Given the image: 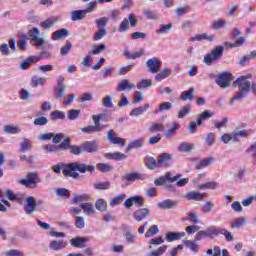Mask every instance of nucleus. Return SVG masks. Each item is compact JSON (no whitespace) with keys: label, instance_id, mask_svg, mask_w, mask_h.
I'll list each match as a JSON object with an SVG mask.
<instances>
[{"label":"nucleus","instance_id":"obj_1","mask_svg":"<svg viewBox=\"0 0 256 256\" xmlns=\"http://www.w3.org/2000/svg\"><path fill=\"white\" fill-rule=\"evenodd\" d=\"M62 169V174L64 177H71L72 179H79V173H93L95 171V166L93 165H87L85 163L81 162H72V163H62L61 165H54L52 166V171L54 173H61ZM77 171L79 173H77Z\"/></svg>","mask_w":256,"mask_h":256},{"label":"nucleus","instance_id":"obj_2","mask_svg":"<svg viewBox=\"0 0 256 256\" xmlns=\"http://www.w3.org/2000/svg\"><path fill=\"white\" fill-rule=\"evenodd\" d=\"M44 151L47 153H59L60 151H69L71 155H81L83 153V146L71 145V138L66 137L63 141L58 144H47L43 146Z\"/></svg>","mask_w":256,"mask_h":256},{"label":"nucleus","instance_id":"obj_3","mask_svg":"<svg viewBox=\"0 0 256 256\" xmlns=\"http://www.w3.org/2000/svg\"><path fill=\"white\" fill-rule=\"evenodd\" d=\"M251 74H246L244 76H239L234 82L233 85L235 87H238L240 91L230 100V104L233 105L235 101H241V99H245L247 95H249V92L251 91V88L253 89V83H251L247 79H251Z\"/></svg>","mask_w":256,"mask_h":256},{"label":"nucleus","instance_id":"obj_4","mask_svg":"<svg viewBox=\"0 0 256 256\" xmlns=\"http://www.w3.org/2000/svg\"><path fill=\"white\" fill-rule=\"evenodd\" d=\"M19 183L27 189H35L41 183V177L37 172H29L25 179L19 180Z\"/></svg>","mask_w":256,"mask_h":256},{"label":"nucleus","instance_id":"obj_5","mask_svg":"<svg viewBox=\"0 0 256 256\" xmlns=\"http://www.w3.org/2000/svg\"><path fill=\"white\" fill-rule=\"evenodd\" d=\"M235 79V76L229 72H222L218 74L217 78L215 79L216 85L221 87V89H229L231 87V81Z\"/></svg>","mask_w":256,"mask_h":256},{"label":"nucleus","instance_id":"obj_6","mask_svg":"<svg viewBox=\"0 0 256 256\" xmlns=\"http://www.w3.org/2000/svg\"><path fill=\"white\" fill-rule=\"evenodd\" d=\"M225 51V47L216 46L210 54H206L204 56L205 65H213V61H217L223 57V52Z\"/></svg>","mask_w":256,"mask_h":256},{"label":"nucleus","instance_id":"obj_7","mask_svg":"<svg viewBox=\"0 0 256 256\" xmlns=\"http://www.w3.org/2000/svg\"><path fill=\"white\" fill-rule=\"evenodd\" d=\"M28 35L31 38L30 43L34 47H41L45 44V39L41 38V31L39 28H32L28 31Z\"/></svg>","mask_w":256,"mask_h":256},{"label":"nucleus","instance_id":"obj_8","mask_svg":"<svg viewBox=\"0 0 256 256\" xmlns=\"http://www.w3.org/2000/svg\"><path fill=\"white\" fill-rule=\"evenodd\" d=\"M181 178V175L178 174L176 176H172L171 172H166L164 176L159 177L154 181V185L156 187H161V185H165V183H175L178 179Z\"/></svg>","mask_w":256,"mask_h":256},{"label":"nucleus","instance_id":"obj_9","mask_svg":"<svg viewBox=\"0 0 256 256\" xmlns=\"http://www.w3.org/2000/svg\"><path fill=\"white\" fill-rule=\"evenodd\" d=\"M66 91L67 87H65V77L59 76L57 80V86L54 88L55 99H62Z\"/></svg>","mask_w":256,"mask_h":256},{"label":"nucleus","instance_id":"obj_10","mask_svg":"<svg viewBox=\"0 0 256 256\" xmlns=\"http://www.w3.org/2000/svg\"><path fill=\"white\" fill-rule=\"evenodd\" d=\"M161 65H163V62L157 58L152 57L146 61V67L149 71V73H159V69H161Z\"/></svg>","mask_w":256,"mask_h":256},{"label":"nucleus","instance_id":"obj_11","mask_svg":"<svg viewBox=\"0 0 256 256\" xmlns=\"http://www.w3.org/2000/svg\"><path fill=\"white\" fill-rule=\"evenodd\" d=\"M106 137L109 143H111L112 145H119V147H125V139L117 137L115 130H108L106 133Z\"/></svg>","mask_w":256,"mask_h":256},{"label":"nucleus","instance_id":"obj_12","mask_svg":"<svg viewBox=\"0 0 256 256\" xmlns=\"http://www.w3.org/2000/svg\"><path fill=\"white\" fill-rule=\"evenodd\" d=\"M24 211L26 215H33L37 211V201L35 197L28 196L25 199Z\"/></svg>","mask_w":256,"mask_h":256},{"label":"nucleus","instance_id":"obj_13","mask_svg":"<svg viewBox=\"0 0 256 256\" xmlns=\"http://www.w3.org/2000/svg\"><path fill=\"white\" fill-rule=\"evenodd\" d=\"M171 161H173V155L169 154V153H162L158 156V168L161 167H171L172 163Z\"/></svg>","mask_w":256,"mask_h":256},{"label":"nucleus","instance_id":"obj_14","mask_svg":"<svg viewBox=\"0 0 256 256\" xmlns=\"http://www.w3.org/2000/svg\"><path fill=\"white\" fill-rule=\"evenodd\" d=\"M149 215H151V210H149V208H139L134 212V219L138 223H141V221H145Z\"/></svg>","mask_w":256,"mask_h":256},{"label":"nucleus","instance_id":"obj_15","mask_svg":"<svg viewBox=\"0 0 256 256\" xmlns=\"http://www.w3.org/2000/svg\"><path fill=\"white\" fill-rule=\"evenodd\" d=\"M99 146L96 141H85L82 145V151L86 153H97Z\"/></svg>","mask_w":256,"mask_h":256},{"label":"nucleus","instance_id":"obj_16","mask_svg":"<svg viewBox=\"0 0 256 256\" xmlns=\"http://www.w3.org/2000/svg\"><path fill=\"white\" fill-rule=\"evenodd\" d=\"M215 39H217V36L215 34H212L211 36H209V34L204 33V34H198L196 36H193L190 38V41L195 42V41H209L210 43H213V41H215Z\"/></svg>","mask_w":256,"mask_h":256},{"label":"nucleus","instance_id":"obj_17","mask_svg":"<svg viewBox=\"0 0 256 256\" xmlns=\"http://www.w3.org/2000/svg\"><path fill=\"white\" fill-rule=\"evenodd\" d=\"M185 199H187V201H203V199H205V193L191 191L185 194Z\"/></svg>","mask_w":256,"mask_h":256},{"label":"nucleus","instance_id":"obj_18","mask_svg":"<svg viewBox=\"0 0 256 256\" xmlns=\"http://www.w3.org/2000/svg\"><path fill=\"white\" fill-rule=\"evenodd\" d=\"M144 163H145L147 169H150V171H153V170L159 168L158 160L152 156H146V158L144 159Z\"/></svg>","mask_w":256,"mask_h":256},{"label":"nucleus","instance_id":"obj_19","mask_svg":"<svg viewBox=\"0 0 256 256\" xmlns=\"http://www.w3.org/2000/svg\"><path fill=\"white\" fill-rule=\"evenodd\" d=\"M87 17V12L85 10H74L70 13L71 21H83Z\"/></svg>","mask_w":256,"mask_h":256},{"label":"nucleus","instance_id":"obj_20","mask_svg":"<svg viewBox=\"0 0 256 256\" xmlns=\"http://www.w3.org/2000/svg\"><path fill=\"white\" fill-rule=\"evenodd\" d=\"M37 61H39L38 57L30 56L21 62L20 69L22 71H25V70L29 69V67H31V65H33V63H37Z\"/></svg>","mask_w":256,"mask_h":256},{"label":"nucleus","instance_id":"obj_21","mask_svg":"<svg viewBox=\"0 0 256 256\" xmlns=\"http://www.w3.org/2000/svg\"><path fill=\"white\" fill-rule=\"evenodd\" d=\"M182 237H185V232H169L166 234V241L173 243V241H179Z\"/></svg>","mask_w":256,"mask_h":256},{"label":"nucleus","instance_id":"obj_22","mask_svg":"<svg viewBox=\"0 0 256 256\" xmlns=\"http://www.w3.org/2000/svg\"><path fill=\"white\" fill-rule=\"evenodd\" d=\"M49 247L53 250V251H61V249H65V247H67V242L60 240H53L49 243Z\"/></svg>","mask_w":256,"mask_h":256},{"label":"nucleus","instance_id":"obj_23","mask_svg":"<svg viewBox=\"0 0 256 256\" xmlns=\"http://www.w3.org/2000/svg\"><path fill=\"white\" fill-rule=\"evenodd\" d=\"M122 179L124 181H128L129 183H133L135 181H141L143 179V176L137 172L125 174Z\"/></svg>","mask_w":256,"mask_h":256},{"label":"nucleus","instance_id":"obj_24","mask_svg":"<svg viewBox=\"0 0 256 256\" xmlns=\"http://www.w3.org/2000/svg\"><path fill=\"white\" fill-rule=\"evenodd\" d=\"M127 89L128 91H133V89H135V84H130L129 80L124 79L118 84L117 91H127Z\"/></svg>","mask_w":256,"mask_h":256},{"label":"nucleus","instance_id":"obj_25","mask_svg":"<svg viewBox=\"0 0 256 256\" xmlns=\"http://www.w3.org/2000/svg\"><path fill=\"white\" fill-rule=\"evenodd\" d=\"M149 107H151V105H149V103H146L143 106L134 108L130 112V115H131V117H139V115H143V113H145V111H147V109H149Z\"/></svg>","mask_w":256,"mask_h":256},{"label":"nucleus","instance_id":"obj_26","mask_svg":"<svg viewBox=\"0 0 256 256\" xmlns=\"http://www.w3.org/2000/svg\"><path fill=\"white\" fill-rule=\"evenodd\" d=\"M80 130L82 133H86L87 135H93V133H101V131H103V127L88 125L84 128H81Z\"/></svg>","mask_w":256,"mask_h":256},{"label":"nucleus","instance_id":"obj_27","mask_svg":"<svg viewBox=\"0 0 256 256\" xmlns=\"http://www.w3.org/2000/svg\"><path fill=\"white\" fill-rule=\"evenodd\" d=\"M179 129H181V124L173 122L172 126L164 133V137H166V139H169V137H173V135H175V132L179 131Z\"/></svg>","mask_w":256,"mask_h":256},{"label":"nucleus","instance_id":"obj_28","mask_svg":"<svg viewBox=\"0 0 256 256\" xmlns=\"http://www.w3.org/2000/svg\"><path fill=\"white\" fill-rule=\"evenodd\" d=\"M181 101H193L195 99V88H190L189 91H183L180 95Z\"/></svg>","mask_w":256,"mask_h":256},{"label":"nucleus","instance_id":"obj_29","mask_svg":"<svg viewBox=\"0 0 256 256\" xmlns=\"http://www.w3.org/2000/svg\"><path fill=\"white\" fill-rule=\"evenodd\" d=\"M83 243H87V238L76 237L70 240L71 247H76L77 249H81L83 247Z\"/></svg>","mask_w":256,"mask_h":256},{"label":"nucleus","instance_id":"obj_30","mask_svg":"<svg viewBox=\"0 0 256 256\" xmlns=\"http://www.w3.org/2000/svg\"><path fill=\"white\" fill-rule=\"evenodd\" d=\"M45 83H47L46 78H40L39 76H33L30 82L31 87L34 89L39 87V85H42V87H45Z\"/></svg>","mask_w":256,"mask_h":256},{"label":"nucleus","instance_id":"obj_31","mask_svg":"<svg viewBox=\"0 0 256 256\" xmlns=\"http://www.w3.org/2000/svg\"><path fill=\"white\" fill-rule=\"evenodd\" d=\"M105 157L106 159H113L114 161H123V159H127V155L121 152L106 153Z\"/></svg>","mask_w":256,"mask_h":256},{"label":"nucleus","instance_id":"obj_32","mask_svg":"<svg viewBox=\"0 0 256 256\" xmlns=\"http://www.w3.org/2000/svg\"><path fill=\"white\" fill-rule=\"evenodd\" d=\"M67 35H69V30L62 28L52 33V39L53 41H59V39H62V37H67Z\"/></svg>","mask_w":256,"mask_h":256},{"label":"nucleus","instance_id":"obj_33","mask_svg":"<svg viewBox=\"0 0 256 256\" xmlns=\"http://www.w3.org/2000/svg\"><path fill=\"white\" fill-rule=\"evenodd\" d=\"M170 74H171V69L164 68L158 74H156L155 81L159 83L163 81V79H167V77H169Z\"/></svg>","mask_w":256,"mask_h":256},{"label":"nucleus","instance_id":"obj_34","mask_svg":"<svg viewBox=\"0 0 256 256\" xmlns=\"http://www.w3.org/2000/svg\"><path fill=\"white\" fill-rule=\"evenodd\" d=\"M171 29H173V23H168V24H161L159 29H157L155 31V33L157 35H165L167 33H169V31H171Z\"/></svg>","mask_w":256,"mask_h":256},{"label":"nucleus","instance_id":"obj_35","mask_svg":"<svg viewBox=\"0 0 256 256\" xmlns=\"http://www.w3.org/2000/svg\"><path fill=\"white\" fill-rule=\"evenodd\" d=\"M81 209H83L86 215H93L95 213V208L93 207V203L85 202L80 204Z\"/></svg>","mask_w":256,"mask_h":256},{"label":"nucleus","instance_id":"obj_36","mask_svg":"<svg viewBox=\"0 0 256 256\" xmlns=\"http://www.w3.org/2000/svg\"><path fill=\"white\" fill-rule=\"evenodd\" d=\"M141 147H143V138H139L130 142L126 147V151H131V149H141Z\"/></svg>","mask_w":256,"mask_h":256},{"label":"nucleus","instance_id":"obj_37","mask_svg":"<svg viewBox=\"0 0 256 256\" xmlns=\"http://www.w3.org/2000/svg\"><path fill=\"white\" fill-rule=\"evenodd\" d=\"M193 149H195V145L188 142H182L178 147V151L181 153H189V151H193Z\"/></svg>","mask_w":256,"mask_h":256},{"label":"nucleus","instance_id":"obj_38","mask_svg":"<svg viewBox=\"0 0 256 256\" xmlns=\"http://www.w3.org/2000/svg\"><path fill=\"white\" fill-rule=\"evenodd\" d=\"M176 205H177V202L170 199H167L158 203V207L160 209H173V207H175Z\"/></svg>","mask_w":256,"mask_h":256},{"label":"nucleus","instance_id":"obj_39","mask_svg":"<svg viewBox=\"0 0 256 256\" xmlns=\"http://www.w3.org/2000/svg\"><path fill=\"white\" fill-rule=\"evenodd\" d=\"M4 133H8V135H17L18 133H21V128L13 125H5Z\"/></svg>","mask_w":256,"mask_h":256},{"label":"nucleus","instance_id":"obj_40","mask_svg":"<svg viewBox=\"0 0 256 256\" xmlns=\"http://www.w3.org/2000/svg\"><path fill=\"white\" fill-rule=\"evenodd\" d=\"M184 245L187 247V249L193 251V253H197V251H199V244L195 240H186L184 241Z\"/></svg>","mask_w":256,"mask_h":256},{"label":"nucleus","instance_id":"obj_41","mask_svg":"<svg viewBox=\"0 0 256 256\" xmlns=\"http://www.w3.org/2000/svg\"><path fill=\"white\" fill-rule=\"evenodd\" d=\"M50 119L51 121H57L59 119L63 120L65 119V112L61 110H54L50 113Z\"/></svg>","mask_w":256,"mask_h":256},{"label":"nucleus","instance_id":"obj_42","mask_svg":"<svg viewBox=\"0 0 256 256\" xmlns=\"http://www.w3.org/2000/svg\"><path fill=\"white\" fill-rule=\"evenodd\" d=\"M127 195L125 194H119L115 196L111 201H110V207H117V205H121L123 202V199H125Z\"/></svg>","mask_w":256,"mask_h":256},{"label":"nucleus","instance_id":"obj_43","mask_svg":"<svg viewBox=\"0 0 256 256\" xmlns=\"http://www.w3.org/2000/svg\"><path fill=\"white\" fill-rule=\"evenodd\" d=\"M32 147L33 145L31 144V141H29V139L27 138H24L22 143L20 144V152L25 153L27 151H30Z\"/></svg>","mask_w":256,"mask_h":256},{"label":"nucleus","instance_id":"obj_44","mask_svg":"<svg viewBox=\"0 0 256 256\" xmlns=\"http://www.w3.org/2000/svg\"><path fill=\"white\" fill-rule=\"evenodd\" d=\"M220 229L221 228H217L215 226L206 228V230L208 232V238L214 239V237H219Z\"/></svg>","mask_w":256,"mask_h":256},{"label":"nucleus","instance_id":"obj_45","mask_svg":"<svg viewBox=\"0 0 256 256\" xmlns=\"http://www.w3.org/2000/svg\"><path fill=\"white\" fill-rule=\"evenodd\" d=\"M148 131H150V133H155V131L163 132V131H165V125L163 123H153L148 128Z\"/></svg>","mask_w":256,"mask_h":256},{"label":"nucleus","instance_id":"obj_46","mask_svg":"<svg viewBox=\"0 0 256 256\" xmlns=\"http://www.w3.org/2000/svg\"><path fill=\"white\" fill-rule=\"evenodd\" d=\"M57 197H61L62 199H69L71 197V193L66 188H58L56 189Z\"/></svg>","mask_w":256,"mask_h":256},{"label":"nucleus","instance_id":"obj_47","mask_svg":"<svg viewBox=\"0 0 256 256\" xmlns=\"http://www.w3.org/2000/svg\"><path fill=\"white\" fill-rule=\"evenodd\" d=\"M83 201H89V195L88 194H74L72 198V203H83Z\"/></svg>","mask_w":256,"mask_h":256},{"label":"nucleus","instance_id":"obj_48","mask_svg":"<svg viewBox=\"0 0 256 256\" xmlns=\"http://www.w3.org/2000/svg\"><path fill=\"white\" fill-rule=\"evenodd\" d=\"M213 160H214L213 157H209L201 160L200 163L196 166V169L200 170V169H205V167H209V165L213 163Z\"/></svg>","mask_w":256,"mask_h":256},{"label":"nucleus","instance_id":"obj_49","mask_svg":"<svg viewBox=\"0 0 256 256\" xmlns=\"http://www.w3.org/2000/svg\"><path fill=\"white\" fill-rule=\"evenodd\" d=\"M159 233V226L157 225H152L149 227V229L145 233L146 239H149V237H153Z\"/></svg>","mask_w":256,"mask_h":256},{"label":"nucleus","instance_id":"obj_50","mask_svg":"<svg viewBox=\"0 0 256 256\" xmlns=\"http://www.w3.org/2000/svg\"><path fill=\"white\" fill-rule=\"evenodd\" d=\"M80 115H81V110H77V109H70L67 112V117L69 121H75V119H77Z\"/></svg>","mask_w":256,"mask_h":256},{"label":"nucleus","instance_id":"obj_51","mask_svg":"<svg viewBox=\"0 0 256 256\" xmlns=\"http://www.w3.org/2000/svg\"><path fill=\"white\" fill-rule=\"evenodd\" d=\"M219 186V184L215 181H211V182H206V183H203V184H200L198 186L199 189H212V190H215L217 189V187Z\"/></svg>","mask_w":256,"mask_h":256},{"label":"nucleus","instance_id":"obj_52","mask_svg":"<svg viewBox=\"0 0 256 256\" xmlns=\"http://www.w3.org/2000/svg\"><path fill=\"white\" fill-rule=\"evenodd\" d=\"M55 19L53 18H48L45 21L40 23V27H42V29L47 30V29H51V27H53L55 25Z\"/></svg>","mask_w":256,"mask_h":256},{"label":"nucleus","instance_id":"obj_53","mask_svg":"<svg viewBox=\"0 0 256 256\" xmlns=\"http://www.w3.org/2000/svg\"><path fill=\"white\" fill-rule=\"evenodd\" d=\"M132 201L135 207H143L145 205V198L141 195L132 196Z\"/></svg>","mask_w":256,"mask_h":256},{"label":"nucleus","instance_id":"obj_54","mask_svg":"<svg viewBox=\"0 0 256 256\" xmlns=\"http://www.w3.org/2000/svg\"><path fill=\"white\" fill-rule=\"evenodd\" d=\"M107 35V30L105 28H99L95 33H94V41H101L103 37Z\"/></svg>","mask_w":256,"mask_h":256},{"label":"nucleus","instance_id":"obj_55","mask_svg":"<svg viewBox=\"0 0 256 256\" xmlns=\"http://www.w3.org/2000/svg\"><path fill=\"white\" fill-rule=\"evenodd\" d=\"M97 169L100 170L101 173H109V171H113L114 167L110 164L99 163Z\"/></svg>","mask_w":256,"mask_h":256},{"label":"nucleus","instance_id":"obj_56","mask_svg":"<svg viewBox=\"0 0 256 256\" xmlns=\"http://www.w3.org/2000/svg\"><path fill=\"white\" fill-rule=\"evenodd\" d=\"M110 187L111 182L109 181L94 184V189H98L99 191H107Z\"/></svg>","mask_w":256,"mask_h":256},{"label":"nucleus","instance_id":"obj_57","mask_svg":"<svg viewBox=\"0 0 256 256\" xmlns=\"http://www.w3.org/2000/svg\"><path fill=\"white\" fill-rule=\"evenodd\" d=\"M245 221H247L245 217L237 218L234 220V222L231 223L232 229H239L240 227H243V225H245Z\"/></svg>","mask_w":256,"mask_h":256},{"label":"nucleus","instance_id":"obj_58","mask_svg":"<svg viewBox=\"0 0 256 256\" xmlns=\"http://www.w3.org/2000/svg\"><path fill=\"white\" fill-rule=\"evenodd\" d=\"M119 33H127L129 31V20L124 18L118 28Z\"/></svg>","mask_w":256,"mask_h":256},{"label":"nucleus","instance_id":"obj_59","mask_svg":"<svg viewBox=\"0 0 256 256\" xmlns=\"http://www.w3.org/2000/svg\"><path fill=\"white\" fill-rule=\"evenodd\" d=\"M95 207L98 211H107V202L104 199H98L96 201Z\"/></svg>","mask_w":256,"mask_h":256},{"label":"nucleus","instance_id":"obj_60","mask_svg":"<svg viewBox=\"0 0 256 256\" xmlns=\"http://www.w3.org/2000/svg\"><path fill=\"white\" fill-rule=\"evenodd\" d=\"M189 113H191V105L188 104L186 106H184L178 113V119H183L184 117H186V115H189Z\"/></svg>","mask_w":256,"mask_h":256},{"label":"nucleus","instance_id":"obj_61","mask_svg":"<svg viewBox=\"0 0 256 256\" xmlns=\"http://www.w3.org/2000/svg\"><path fill=\"white\" fill-rule=\"evenodd\" d=\"M71 49H73V43L71 41H67L66 44L60 49V55H67Z\"/></svg>","mask_w":256,"mask_h":256},{"label":"nucleus","instance_id":"obj_62","mask_svg":"<svg viewBox=\"0 0 256 256\" xmlns=\"http://www.w3.org/2000/svg\"><path fill=\"white\" fill-rule=\"evenodd\" d=\"M151 85H153L151 80L143 79L137 83V89H147L148 87H151Z\"/></svg>","mask_w":256,"mask_h":256},{"label":"nucleus","instance_id":"obj_63","mask_svg":"<svg viewBox=\"0 0 256 256\" xmlns=\"http://www.w3.org/2000/svg\"><path fill=\"white\" fill-rule=\"evenodd\" d=\"M167 245H162L160 246L158 249L152 251L150 253L151 256H161L165 253V251H167Z\"/></svg>","mask_w":256,"mask_h":256},{"label":"nucleus","instance_id":"obj_64","mask_svg":"<svg viewBox=\"0 0 256 256\" xmlns=\"http://www.w3.org/2000/svg\"><path fill=\"white\" fill-rule=\"evenodd\" d=\"M206 253H207L208 256H219V255H221V248L219 246H215L213 248V250L212 249H208L206 251Z\"/></svg>","mask_w":256,"mask_h":256}]
</instances>
